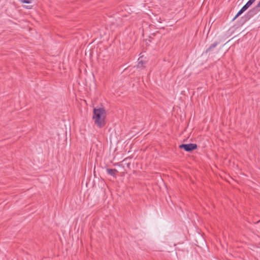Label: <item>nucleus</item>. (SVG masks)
<instances>
[{
	"label": "nucleus",
	"mask_w": 260,
	"mask_h": 260,
	"mask_svg": "<svg viewBox=\"0 0 260 260\" xmlns=\"http://www.w3.org/2000/svg\"><path fill=\"white\" fill-rule=\"evenodd\" d=\"M256 0H249L243 6L247 10Z\"/></svg>",
	"instance_id": "obj_7"
},
{
	"label": "nucleus",
	"mask_w": 260,
	"mask_h": 260,
	"mask_svg": "<svg viewBox=\"0 0 260 260\" xmlns=\"http://www.w3.org/2000/svg\"><path fill=\"white\" fill-rule=\"evenodd\" d=\"M219 44V42H214L213 44H211L210 46L206 50V51H205V53H207L210 52L214 48H215Z\"/></svg>",
	"instance_id": "obj_4"
},
{
	"label": "nucleus",
	"mask_w": 260,
	"mask_h": 260,
	"mask_svg": "<svg viewBox=\"0 0 260 260\" xmlns=\"http://www.w3.org/2000/svg\"><path fill=\"white\" fill-rule=\"evenodd\" d=\"M21 2L23 3L30 4L31 3V0H21Z\"/></svg>",
	"instance_id": "obj_8"
},
{
	"label": "nucleus",
	"mask_w": 260,
	"mask_h": 260,
	"mask_svg": "<svg viewBox=\"0 0 260 260\" xmlns=\"http://www.w3.org/2000/svg\"><path fill=\"white\" fill-rule=\"evenodd\" d=\"M106 171L108 174L110 175L111 176L116 177V173H118V171L115 169H107Z\"/></svg>",
	"instance_id": "obj_5"
},
{
	"label": "nucleus",
	"mask_w": 260,
	"mask_h": 260,
	"mask_svg": "<svg viewBox=\"0 0 260 260\" xmlns=\"http://www.w3.org/2000/svg\"><path fill=\"white\" fill-rule=\"evenodd\" d=\"M247 9L243 6L242 8L238 12L236 15L233 19V21H234L236 18H237L239 16H240L243 13H244Z\"/></svg>",
	"instance_id": "obj_6"
},
{
	"label": "nucleus",
	"mask_w": 260,
	"mask_h": 260,
	"mask_svg": "<svg viewBox=\"0 0 260 260\" xmlns=\"http://www.w3.org/2000/svg\"><path fill=\"white\" fill-rule=\"evenodd\" d=\"M260 222V220H258V221H257L256 222V223H258V222Z\"/></svg>",
	"instance_id": "obj_10"
},
{
	"label": "nucleus",
	"mask_w": 260,
	"mask_h": 260,
	"mask_svg": "<svg viewBox=\"0 0 260 260\" xmlns=\"http://www.w3.org/2000/svg\"><path fill=\"white\" fill-rule=\"evenodd\" d=\"M259 12H260V1L255 7L249 10L243 16L241 17V24H244Z\"/></svg>",
	"instance_id": "obj_2"
},
{
	"label": "nucleus",
	"mask_w": 260,
	"mask_h": 260,
	"mask_svg": "<svg viewBox=\"0 0 260 260\" xmlns=\"http://www.w3.org/2000/svg\"><path fill=\"white\" fill-rule=\"evenodd\" d=\"M106 112L104 108H94L92 119L94 124L99 128H102L106 125Z\"/></svg>",
	"instance_id": "obj_1"
},
{
	"label": "nucleus",
	"mask_w": 260,
	"mask_h": 260,
	"mask_svg": "<svg viewBox=\"0 0 260 260\" xmlns=\"http://www.w3.org/2000/svg\"><path fill=\"white\" fill-rule=\"evenodd\" d=\"M141 62V61H139L138 66H139L140 63Z\"/></svg>",
	"instance_id": "obj_9"
},
{
	"label": "nucleus",
	"mask_w": 260,
	"mask_h": 260,
	"mask_svg": "<svg viewBox=\"0 0 260 260\" xmlns=\"http://www.w3.org/2000/svg\"><path fill=\"white\" fill-rule=\"evenodd\" d=\"M197 147V145L194 143L182 144L179 146V148L183 149L186 152H191L196 150Z\"/></svg>",
	"instance_id": "obj_3"
}]
</instances>
